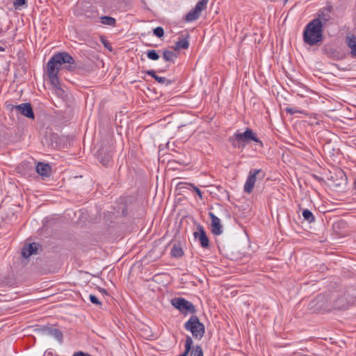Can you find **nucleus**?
<instances>
[{
	"instance_id": "obj_1",
	"label": "nucleus",
	"mask_w": 356,
	"mask_h": 356,
	"mask_svg": "<svg viewBox=\"0 0 356 356\" xmlns=\"http://www.w3.org/2000/svg\"><path fill=\"white\" fill-rule=\"evenodd\" d=\"M332 309L346 310L356 300V286H350L330 296Z\"/></svg>"
},
{
	"instance_id": "obj_2",
	"label": "nucleus",
	"mask_w": 356,
	"mask_h": 356,
	"mask_svg": "<svg viewBox=\"0 0 356 356\" xmlns=\"http://www.w3.org/2000/svg\"><path fill=\"white\" fill-rule=\"evenodd\" d=\"M323 31L318 19H312L305 27L302 33L303 41L309 46L318 45L323 40Z\"/></svg>"
},
{
	"instance_id": "obj_3",
	"label": "nucleus",
	"mask_w": 356,
	"mask_h": 356,
	"mask_svg": "<svg viewBox=\"0 0 356 356\" xmlns=\"http://www.w3.org/2000/svg\"><path fill=\"white\" fill-rule=\"evenodd\" d=\"M184 327L186 330L191 332L195 339L198 340H200L205 333L204 325L200 322L199 318L195 315H192L185 323Z\"/></svg>"
},
{
	"instance_id": "obj_4",
	"label": "nucleus",
	"mask_w": 356,
	"mask_h": 356,
	"mask_svg": "<svg viewBox=\"0 0 356 356\" xmlns=\"http://www.w3.org/2000/svg\"><path fill=\"white\" fill-rule=\"evenodd\" d=\"M65 63L72 65L74 63L73 57L66 51L58 52L49 59L47 67L59 71L60 66Z\"/></svg>"
},
{
	"instance_id": "obj_5",
	"label": "nucleus",
	"mask_w": 356,
	"mask_h": 356,
	"mask_svg": "<svg viewBox=\"0 0 356 356\" xmlns=\"http://www.w3.org/2000/svg\"><path fill=\"white\" fill-rule=\"evenodd\" d=\"M171 305L184 316L188 314L194 315L197 312L195 305L182 297L172 298L171 300Z\"/></svg>"
},
{
	"instance_id": "obj_6",
	"label": "nucleus",
	"mask_w": 356,
	"mask_h": 356,
	"mask_svg": "<svg viewBox=\"0 0 356 356\" xmlns=\"http://www.w3.org/2000/svg\"><path fill=\"white\" fill-rule=\"evenodd\" d=\"M309 306L315 312H330L332 310L331 299L323 294L318 295L310 303Z\"/></svg>"
},
{
	"instance_id": "obj_7",
	"label": "nucleus",
	"mask_w": 356,
	"mask_h": 356,
	"mask_svg": "<svg viewBox=\"0 0 356 356\" xmlns=\"http://www.w3.org/2000/svg\"><path fill=\"white\" fill-rule=\"evenodd\" d=\"M236 137L237 140H240L242 145H244V147L246 144L250 143L251 141H254L259 145L260 147H263V143L257 137V134L250 128H246L245 131L243 133L238 131L236 133Z\"/></svg>"
},
{
	"instance_id": "obj_8",
	"label": "nucleus",
	"mask_w": 356,
	"mask_h": 356,
	"mask_svg": "<svg viewBox=\"0 0 356 356\" xmlns=\"http://www.w3.org/2000/svg\"><path fill=\"white\" fill-rule=\"evenodd\" d=\"M266 174L261 170L251 169L249 172L247 180L244 185V191L247 193H250L254 186L257 177L259 179H263Z\"/></svg>"
},
{
	"instance_id": "obj_9",
	"label": "nucleus",
	"mask_w": 356,
	"mask_h": 356,
	"mask_svg": "<svg viewBox=\"0 0 356 356\" xmlns=\"http://www.w3.org/2000/svg\"><path fill=\"white\" fill-rule=\"evenodd\" d=\"M11 110H15L19 113L29 119L33 120L35 113L30 103H22L19 105H11Z\"/></svg>"
},
{
	"instance_id": "obj_10",
	"label": "nucleus",
	"mask_w": 356,
	"mask_h": 356,
	"mask_svg": "<svg viewBox=\"0 0 356 356\" xmlns=\"http://www.w3.org/2000/svg\"><path fill=\"white\" fill-rule=\"evenodd\" d=\"M39 333L44 335H49L54 337L60 343H63V334L62 332L51 326L44 325L36 329Z\"/></svg>"
},
{
	"instance_id": "obj_11",
	"label": "nucleus",
	"mask_w": 356,
	"mask_h": 356,
	"mask_svg": "<svg viewBox=\"0 0 356 356\" xmlns=\"http://www.w3.org/2000/svg\"><path fill=\"white\" fill-rule=\"evenodd\" d=\"M197 232H195L193 233L195 239L199 241L201 247H202L203 248H209V239L207 235L206 231L204 230L203 226H202L201 225H198L197 226Z\"/></svg>"
},
{
	"instance_id": "obj_12",
	"label": "nucleus",
	"mask_w": 356,
	"mask_h": 356,
	"mask_svg": "<svg viewBox=\"0 0 356 356\" xmlns=\"http://www.w3.org/2000/svg\"><path fill=\"white\" fill-rule=\"evenodd\" d=\"M333 10V7L331 5H329L321 10L317 13V17L314 19H318L320 21L322 28L324 29L327 22L331 19L330 13Z\"/></svg>"
},
{
	"instance_id": "obj_13",
	"label": "nucleus",
	"mask_w": 356,
	"mask_h": 356,
	"mask_svg": "<svg viewBox=\"0 0 356 356\" xmlns=\"http://www.w3.org/2000/svg\"><path fill=\"white\" fill-rule=\"evenodd\" d=\"M66 69L69 71H76L78 74L82 75H88L92 71L89 65L83 64L81 62H76L74 60V63L72 65H68Z\"/></svg>"
},
{
	"instance_id": "obj_14",
	"label": "nucleus",
	"mask_w": 356,
	"mask_h": 356,
	"mask_svg": "<svg viewBox=\"0 0 356 356\" xmlns=\"http://www.w3.org/2000/svg\"><path fill=\"white\" fill-rule=\"evenodd\" d=\"M211 218V232L215 236L220 235L223 232V227L221 225L220 220L212 212L209 213Z\"/></svg>"
},
{
	"instance_id": "obj_15",
	"label": "nucleus",
	"mask_w": 356,
	"mask_h": 356,
	"mask_svg": "<svg viewBox=\"0 0 356 356\" xmlns=\"http://www.w3.org/2000/svg\"><path fill=\"white\" fill-rule=\"evenodd\" d=\"M112 153L107 149L101 148L97 152L98 161L104 166H106L112 160Z\"/></svg>"
},
{
	"instance_id": "obj_16",
	"label": "nucleus",
	"mask_w": 356,
	"mask_h": 356,
	"mask_svg": "<svg viewBox=\"0 0 356 356\" xmlns=\"http://www.w3.org/2000/svg\"><path fill=\"white\" fill-rule=\"evenodd\" d=\"M40 245L37 243H31L25 245L22 249V256L25 259H28L31 255L37 254Z\"/></svg>"
},
{
	"instance_id": "obj_17",
	"label": "nucleus",
	"mask_w": 356,
	"mask_h": 356,
	"mask_svg": "<svg viewBox=\"0 0 356 356\" xmlns=\"http://www.w3.org/2000/svg\"><path fill=\"white\" fill-rule=\"evenodd\" d=\"M143 72L151 76L155 81L161 84H165V86H169L172 84L175 81L171 79H168L163 76H159L156 74L155 70H145Z\"/></svg>"
},
{
	"instance_id": "obj_18",
	"label": "nucleus",
	"mask_w": 356,
	"mask_h": 356,
	"mask_svg": "<svg viewBox=\"0 0 356 356\" xmlns=\"http://www.w3.org/2000/svg\"><path fill=\"white\" fill-rule=\"evenodd\" d=\"M58 72L59 71L47 67V74L54 89L61 86L58 76Z\"/></svg>"
},
{
	"instance_id": "obj_19",
	"label": "nucleus",
	"mask_w": 356,
	"mask_h": 356,
	"mask_svg": "<svg viewBox=\"0 0 356 356\" xmlns=\"http://www.w3.org/2000/svg\"><path fill=\"white\" fill-rule=\"evenodd\" d=\"M37 173L42 177H49L51 175V168L48 163L39 162L35 168Z\"/></svg>"
},
{
	"instance_id": "obj_20",
	"label": "nucleus",
	"mask_w": 356,
	"mask_h": 356,
	"mask_svg": "<svg viewBox=\"0 0 356 356\" xmlns=\"http://www.w3.org/2000/svg\"><path fill=\"white\" fill-rule=\"evenodd\" d=\"M177 189L184 192V189H193V191L199 196L200 199H202V192L200 189L195 186L194 184L186 182H180L177 185Z\"/></svg>"
},
{
	"instance_id": "obj_21",
	"label": "nucleus",
	"mask_w": 356,
	"mask_h": 356,
	"mask_svg": "<svg viewBox=\"0 0 356 356\" xmlns=\"http://www.w3.org/2000/svg\"><path fill=\"white\" fill-rule=\"evenodd\" d=\"M348 47L350 49L352 58H356V37L354 35H348L346 38Z\"/></svg>"
},
{
	"instance_id": "obj_22",
	"label": "nucleus",
	"mask_w": 356,
	"mask_h": 356,
	"mask_svg": "<svg viewBox=\"0 0 356 356\" xmlns=\"http://www.w3.org/2000/svg\"><path fill=\"white\" fill-rule=\"evenodd\" d=\"M201 15V13L197 10L196 8H193L191 10H190L184 17V20L186 22H191L197 20L200 18Z\"/></svg>"
},
{
	"instance_id": "obj_23",
	"label": "nucleus",
	"mask_w": 356,
	"mask_h": 356,
	"mask_svg": "<svg viewBox=\"0 0 356 356\" xmlns=\"http://www.w3.org/2000/svg\"><path fill=\"white\" fill-rule=\"evenodd\" d=\"M170 255L172 257L180 258L184 255V251L180 243H175L171 249Z\"/></svg>"
},
{
	"instance_id": "obj_24",
	"label": "nucleus",
	"mask_w": 356,
	"mask_h": 356,
	"mask_svg": "<svg viewBox=\"0 0 356 356\" xmlns=\"http://www.w3.org/2000/svg\"><path fill=\"white\" fill-rule=\"evenodd\" d=\"M325 52L330 58L334 60H339L342 58L340 52L336 49L332 47L325 48Z\"/></svg>"
},
{
	"instance_id": "obj_25",
	"label": "nucleus",
	"mask_w": 356,
	"mask_h": 356,
	"mask_svg": "<svg viewBox=\"0 0 356 356\" xmlns=\"http://www.w3.org/2000/svg\"><path fill=\"white\" fill-rule=\"evenodd\" d=\"M177 58V54L173 51H170L168 49L163 50V58L167 62H171L172 63H175V58Z\"/></svg>"
},
{
	"instance_id": "obj_26",
	"label": "nucleus",
	"mask_w": 356,
	"mask_h": 356,
	"mask_svg": "<svg viewBox=\"0 0 356 356\" xmlns=\"http://www.w3.org/2000/svg\"><path fill=\"white\" fill-rule=\"evenodd\" d=\"M189 37V35L187 34L186 38L179 40L175 43V49L179 50L181 49H187L189 47V42L188 40V38Z\"/></svg>"
},
{
	"instance_id": "obj_27",
	"label": "nucleus",
	"mask_w": 356,
	"mask_h": 356,
	"mask_svg": "<svg viewBox=\"0 0 356 356\" xmlns=\"http://www.w3.org/2000/svg\"><path fill=\"white\" fill-rule=\"evenodd\" d=\"M100 22L102 24L108 25L111 26H115L116 19L114 17L110 16H102L100 17Z\"/></svg>"
},
{
	"instance_id": "obj_28",
	"label": "nucleus",
	"mask_w": 356,
	"mask_h": 356,
	"mask_svg": "<svg viewBox=\"0 0 356 356\" xmlns=\"http://www.w3.org/2000/svg\"><path fill=\"white\" fill-rule=\"evenodd\" d=\"M302 215L304 220L307 221L309 223H312L315 221V216L308 209H304L302 210Z\"/></svg>"
},
{
	"instance_id": "obj_29",
	"label": "nucleus",
	"mask_w": 356,
	"mask_h": 356,
	"mask_svg": "<svg viewBox=\"0 0 356 356\" xmlns=\"http://www.w3.org/2000/svg\"><path fill=\"white\" fill-rule=\"evenodd\" d=\"M234 148L243 149L244 145H242L240 140H236V134L233 136H230L228 139Z\"/></svg>"
},
{
	"instance_id": "obj_30",
	"label": "nucleus",
	"mask_w": 356,
	"mask_h": 356,
	"mask_svg": "<svg viewBox=\"0 0 356 356\" xmlns=\"http://www.w3.org/2000/svg\"><path fill=\"white\" fill-rule=\"evenodd\" d=\"M191 356H204L203 350L200 345H196L192 349L191 353Z\"/></svg>"
},
{
	"instance_id": "obj_31",
	"label": "nucleus",
	"mask_w": 356,
	"mask_h": 356,
	"mask_svg": "<svg viewBox=\"0 0 356 356\" xmlns=\"http://www.w3.org/2000/svg\"><path fill=\"white\" fill-rule=\"evenodd\" d=\"M147 56L149 59L152 60H157L159 59L160 57L158 52L154 49L147 50Z\"/></svg>"
},
{
	"instance_id": "obj_32",
	"label": "nucleus",
	"mask_w": 356,
	"mask_h": 356,
	"mask_svg": "<svg viewBox=\"0 0 356 356\" xmlns=\"http://www.w3.org/2000/svg\"><path fill=\"white\" fill-rule=\"evenodd\" d=\"M209 0H200L195 5V8L200 13L207 8Z\"/></svg>"
},
{
	"instance_id": "obj_33",
	"label": "nucleus",
	"mask_w": 356,
	"mask_h": 356,
	"mask_svg": "<svg viewBox=\"0 0 356 356\" xmlns=\"http://www.w3.org/2000/svg\"><path fill=\"white\" fill-rule=\"evenodd\" d=\"M164 29L161 26H157L153 29V34L157 38H162L164 36Z\"/></svg>"
},
{
	"instance_id": "obj_34",
	"label": "nucleus",
	"mask_w": 356,
	"mask_h": 356,
	"mask_svg": "<svg viewBox=\"0 0 356 356\" xmlns=\"http://www.w3.org/2000/svg\"><path fill=\"white\" fill-rule=\"evenodd\" d=\"M27 0H15L13 6L16 10H21V8L26 6Z\"/></svg>"
},
{
	"instance_id": "obj_35",
	"label": "nucleus",
	"mask_w": 356,
	"mask_h": 356,
	"mask_svg": "<svg viewBox=\"0 0 356 356\" xmlns=\"http://www.w3.org/2000/svg\"><path fill=\"white\" fill-rule=\"evenodd\" d=\"M193 341L192 338L190 336H186L184 348H186L187 349H193L194 346H193Z\"/></svg>"
},
{
	"instance_id": "obj_36",
	"label": "nucleus",
	"mask_w": 356,
	"mask_h": 356,
	"mask_svg": "<svg viewBox=\"0 0 356 356\" xmlns=\"http://www.w3.org/2000/svg\"><path fill=\"white\" fill-rule=\"evenodd\" d=\"M56 95L58 97H59L60 98H62L63 99L66 95H65V90L61 88V86L58 87V88H56L55 89H54Z\"/></svg>"
},
{
	"instance_id": "obj_37",
	"label": "nucleus",
	"mask_w": 356,
	"mask_h": 356,
	"mask_svg": "<svg viewBox=\"0 0 356 356\" xmlns=\"http://www.w3.org/2000/svg\"><path fill=\"white\" fill-rule=\"evenodd\" d=\"M89 299L92 304L97 305H102V302L99 301V299L95 295L90 294L89 296Z\"/></svg>"
},
{
	"instance_id": "obj_38",
	"label": "nucleus",
	"mask_w": 356,
	"mask_h": 356,
	"mask_svg": "<svg viewBox=\"0 0 356 356\" xmlns=\"http://www.w3.org/2000/svg\"><path fill=\"white\" fill-rule=\"evenodd\" d=\"M285 111H286L287 113H289V114H291V115H293V114H295V113H302V111H299V110H298V109H296V108H291V107H286V108H285Z\"/></svg>"
},
{
	"instance_id": "obj_39",
	"label": "nucleus",
	"mask_w": 356,
	"mask_h": 356,
	"mask_svg": "<svg viewBox=\"0 0 356 356\" xmlns=\"http://www.w3.org/2000/svg\"><path fill=\"white\" fill-rule=\"evenodd\" d=\"M101 42L103 43L104 46L108 49L110 51H112V47L110 44V42L106 40L105 38H104L103 37L101 39Z\"/></svg>"
},
{
	"instance_id": "obj_40",
	"label": "nucleus",
	"mask_w": 356,
	"mask_h": 356,
	"mask_svg": "<svg viewBox=\"0 0 356 356\" xmlns=\"http://www.w3.org/2000/svg\"><path fill=\"white\" fill-rule=\"evenodd\" d=\"M72 356H92L88 353H83L82 351L75 352Z\"/></svg>"
},
{
	"instance_id": "obj_41",
	"label": "nucleus",
	"mask_w": 356,
	"mask_h": 356,
	"mask_svg": "<svg viewBox=\"0 0 356 356\" xmlns=\"http://www.w3.org/2000/svg\"><path fill=\"white\" fill-rule=\"evenodd\" d=\"M192 350L186 348H185L184 351L181 353L182 356H188L189 353H191Z\"/></svg>"
},
{
	"instance_id": "obj_42",
	"label": "nucleus",
	"mask_w": 356,
	"mask_h": 356,
	"mask_svg": "<svg viewBox=\"0 0 356 356\" xmlns=\"http://www.w3.org/2000/svg\"><path fill=\"white\" fill-rule=\"evenodd\" d=\"M5 49H6V45L5 44H3L2 46L0 45V51H4Z\"/></svg>"
},
{
	"instance_id": "obj_43",
	"label": "nucleus",
	"mask_w": 356,
	"mask_h": 356,
	"mask_svg": "<svg viewBox=\"0 0 356 356\" xmlns=\"http://www.w3.org/2000/svg\"><path fill=\"white\" fill-rule=\"evenodd\" d=\"M100 291H101L102 292L106 293V290H105V289H101V290H100Z\"/></svg>"
},
{
	"instance_id": "obj_44",
	"label": "nucleus",
	"mask_w": 356,
	"mask_h": 356,
	"mask_svg": "<svg viewBox=\"0 0 356 356\" xmlns=\"http://www.w3.org/2000/svg\"><path fill=\"white\" fill-rule=\"evenodd\" d=\"M122 213H123L124 216L127 215V213H126V211L124 210L122 211Z\"/></svg>"
},
{
	"instance_id": "obj_45",
	"label": "nucleus",
	"mask_w": 356,
	"mask_h": 356,
	"mask_svg": "<svg viewBox=\"0 0 356 356\" xmlns=\"http://www.w3.org/2000/svg\"><path fill=\"white\" fill-rule=\"evenodd\" d=\"M165 72V70H159V71H158V72H159V73H161V72Z\"/></svg>"
},
{
	"instance_id": "obj_46",
	"label": "nucleus",
	"mask_w": 356,
	"mask_h": 356,
	"mask_svg": "<svg viewBox=\"0 0 356 356\" xmlns=\"http://www.w3.org/2000/svg\"><path fill=\"white\" fill-rule=\"evenodd\" d=\"M314 177H315L316 179H320V178H319L318 176H316V175H314Z\"/></svg>"
},
{
	"instance_id": "obj_47",
	"label": "nucleus",
	"mask_w": 356,
	"mask_h": 356,
	"mask_svg": "<svg viewBox=\"0 0 356 356\" xmlns=\"http://www.w3.org/2000/svg\"><path fill=\"white\" fill-rule=\"evenodd\" d=\"M289 0H284V3H286Z\"/></svg>"
},
{
	"instance_id": "obj_48",
	"label": "nucleus",
	"mask_w": 356,
	"mask_h": 356,
	"mask_svg": "<svg viewBox=\"0 0 356 356\" xmlns=\"http://www.w3.org/2000/svg\"><path fill=\"white\" fill-rule=\"evenodd\" d=\"M178 356H182L181 353L179 355H178Z\"/></svg>"
}]
</instances>
